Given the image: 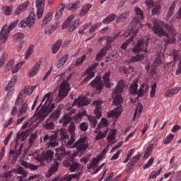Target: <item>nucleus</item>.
<instances>
[{"instance_id": "25", "label": "nucleus", "mask_w": 181, "mask_h": 181, "mask_svg": "<svg viewBox=\"0 0 181 181\" xmlns=\"http://www.w3.org/2000/svg\"><path fill=\"white\" fill-rule=\"evenodd\" d=\"M28 136H29V131L25 130V132H18L17 135H16V145H19V141H25L26 139V138H28Z\"/></svg>"}, {"instance_id": "32", "label": "nucleus", "mask_w": 181, "mask_h": 181, "mask_svg": "<svg viewBox=\"0 0 181 181\" xmlns=\"http://www.w3.org/2000/svg\"><path fill=\"white\" fill-rule=\"evenodd\" d=\"M21 165L26 168L27 169H30V170H37L39 166L35 165V164H30L26 161H21Z\"/></svg>"}, {"instance_id": "13", "label": "nucleus", "mask_w": 181, "mask_h": 181, "mask_svg": "<svg viewBox=\"0 0 181 181\" xmlns=\"http://www.w3.org/2000/svg\"><path fill=\"white\" fill-rule=\"evenodd\" d=\"M54 156V153L50 150H48L42 153V155H39L36 157L38 162H43V160H52Z\"/></svg>"}, {"instance_id": "44", "label": "nucleus", "mask_w": 181, "mask_h": 181, "mask_svg": "<svg viewBox=\"0 0 181 181\" xmlns=\"http://www.w3.org/2000/svg\"><path fill=\"white\" fill-rule=\"evenodd\" d=\"M52 18H53L52 13L47 14L42 21V28H45L47 24L52 21Z\"/></svg>"}, {"instance_id": "53", "label": "nucleus", "mask_w": 181, "mask_h": 181, "mask_svg": "<svg viewBox=\"0 0 181 181\" xmlns=\"http://www.w3.org/2000/svg\"><path fill=\"white\" fill-rule=\"evenodd\" d=\"M15 84H16V78L14 77L9 81V83L6 86V90L9 91V90H11L12 87H13Z\"/></svg>"}, {"instance_id": "33", "label": "nucleus", "mask_w": 181, "mask_h": 181, "mask_svg": "<svg viewBox=\"0 0 181 181\" xmlns=\"http://www.w3.org/2000/svg\"><path fill=\"white\" fill-rule=\"evenodd\" d=\"M57 26H60V23L57 22L56 24L49 25L45 30V35H51V33H53V32L57 29Z\"/></svg>"}, {"instance_id": "62", "label": "nucleus", "mask_w": 181, "mask_h": 181, "mask_svg": "<svg viewBox=\"0 0 181 181\" xmlns=\"http://www.w3.org/2000/svg\"><path fill=\"white\" fill-rule=\"evenodd\" d=\"M33 53V47H29L28 49L25 52V59L28 60L30 56Z\"/></svg>"}, {"instance_id": "15", "label": "nucleus", "mask_w": 181, "mask_h": 181, "mask_svg": "<svg viewBox=\"0 0 181 181\" xmlns=\"http://www.w3.org/2000/svg\"><path fill=\"white\" fill-rule=\"evenodd\" d=\"M172 56L174 60V63H176V62H179L178 66L176 70V75L179 76V74H181V56L179 55V52L177 50L174 49L172 52Z\"/></svg>"}, {"instance_id": "45", "label": "nucleus", "mask_w": 181, "mask_h": 181, "mask_svg": "<svg viewBox=\"0 0 181 181\" xmlns=\"http://www.w3.org/2000/svg\"><path fill=\"white\" fill-rule=\"evenodd\" d=\"M152 149H153V144H149L146 148L144 156V159H148V157L152 153Z\"/></svg>"}, {"instance_id": "46", "label": "nucleus", "mask_w": 181, "mask_h": 181, "mask_svg": "<svg viewBox=\"0 0 181 181\" xmlns=\"http://www.w3.org/2000/svg\"><path fill=\"white\" fill-rule=\"evenodd\" d=\"M144 59H145V54H137L136 56L132 57L130 59V62L132 63H135V62H141V60H144Z\"/></svg>"}, {"instance_id": "8", "label": "nucleus", "mask_w": 181, "mask_h": 181, "mask_svg": "<svg viewBox=\"0 0 181 181\" xmlns=\"http://www.w3.org/2000/svg\"><path fill=\"white\" fill-rule=\"evenodd\" d=\"M136 33H138V28H132L130 30H127L124 35L123 36H125V37H129V36L130 37L129 38V40H127L125 42H124L122 45V49H127L128 45H129L130 42H132V40H134V37H135V36H136Z\"/></svg>"}, {"instance_id": "59", "label": "nucleus", "mask_w": 181, "mask_h": 181, "mask_svg": "<svg viewBox=\"0 0 181 181\" xmlns=\"http://www.w3.org/2000/svg\"><path fill=\"white\" fill-rule=\"evenodd\" d=\"M14 172H16L15 169L10 171H6L1 176L5 179H11L12 177V173H14Z\"/></svg>"}, {"instance_id": "58", "label": "nucleus", "mask_w": 181, "mask_h": 181, "mask_svg": "<svg viewBox=\"0 0 181 181\" xmlns=\"http://www.w3.org/2000/svg\"><path fill=\"white\" fill-rule=\"evenodd\" d=\"M162 172V170H158L157 171L152 172L150 175L148 177V180H151V179H155L157 176H159L160 175V173Z\"/></svg>"}, {"instance_id": "27", "label": "nucleus", "mask_w": 181, "mask_h": 181, "mask_svg": "<svg viewBox=\"0 0 181 181\" xmlns=\"http://www.w3.org/2000/svg\"><path fill=\"white\" fill-rule=\"evenodd\" d=\"M108 50H110V45H106L105 47H104L96 55L95 61L100 62V60H101V59H103V57H104V56L107 54V52H108Z\"/></svg>"}, {"instance_id": "9", "label": "nucleus", "mask_w": 181, "mask_h": 181, "mask_svg": "<svg viewBox=\"0 0 181 181\" xmlns=\"http://www.w3.org/2000/svg\"><path fill=\"white\" fill-rule=\"evenodd\" d=\"M68 111L69 112L65 114L64 117L59 120V124H62V127H66L70 122H71V115L76 112V109H73L72 107L68 108Z\"/></svg>"}, {"instance_id": "43", "label": "nucleus", "mask_w": 181, "mask_h": 181, "mask_svg": "<svg viewBox=\"0 0 181 181\" xmlns=\"http://www.w3.org/2000/svg\"><path fill=\"white\" fill-rule=\"evenodd\" d=\"M43 127L45 129H54V124L53 123V120H51V119H47Z\"/></svg>"}, {"instance_id": "24", "label": "nucleus", "mask_w": 181, "mask_h": 181, "mask_svg": "<svg viewBox=\"0 0 181 181\" xmlns=\"http://www.w3.org/2000/svg\"><path fill=\"white\" fill-rule=\"evenodd\" d=\"M121 114H122V106L119 105L107 113V118H112V117H118Z\"/></svg>"}, {"instance_id": "26", "label": "nucleus", "mask_w": 181, "mask_h": 181, "mask_svg": "<svg viewBox=\"0 0 181 181\" xmlns=\"http://www.w3.org/2000/svg\"><path fill=\"white\" fill-rule=\"evenodd\" d=\"M94 105H96L94 114L96 115V118L98 119H100L101 117H103V115L101 113V100H95L93 102Z\"/></svg>"}, {"instance_id": "60", "label": "nucleus", "mask_w": 181, "mask_h": 181, "mask_svg": "<svg viewBox=\"0 0 181 181\" xmlns=\"http://www.w3.org/2000/svg\"><path fill=\"white\" fill-rule=\"evenodd\" d=\"M58 145H59V141H49L47 143V147L49 148V149L56 148V146H58Z\"/></svg>"}, {"instance_id": "2", "label": "nucleus", "mask_w": 181, "mask_h": 181, "mask_svg": "<svg viewBox=\"0 0 181 181\" xmlns=\"http://www.w3.org/2000/svg\"><path fill=\"white\" fill-rule=\"evenodd\" d=\"M53 93H48L46 94L40 105V107H37V111L34 114V115H36L37 114V118L39 121H43V119H45L47 115L56 108L54 103H52V101H53Z\"/></svg>"}, {"instance_id": "40", "label": "nucleus", "mask_w": 181, "mask_h": 181, "mask_svg": "<svg viewBox=\"0 0 181 181\" xmlns=\"http://www.w3.org/2000/svg\"><path fill=\"white\" fill-rule=\"evenodd\" d=\"M35 88H36V86H27L23 90V93L24 94H26L27 95H30V94H32V93H33V91L35 90Z\"/></svg>"}, {"instance_id": "17", "label": "nucleus", "mask_w": 181, "mask_h": 181, "mask_svg": "<svg viewBox=\"0 0 181 181\" xmlns=\"http://www.w3.org/2000/svg\"><path fill=\"white\" fill-rule=\"evenodd\" d=\"M56 153H55V158L56 160H62V158H63V156H70V152L69 151H66V149L64 148V146H61L58 148H56Z\"/></svg>"}, {"instance_id": "29", "label": "nucleus", "mask_w": 181, "mask_h": 181, "mask_svg": "<svg viewBox=\"0 0 181 181\" xmlns=\"http://www.w3.org/2000/svg\"><path fill=\"white\" fill-rule=\"evenodd\" d=\"M131 15V13L129 11H124L122 13L118 18H117L116 21L119 23L121 22H124V21H127V18H129V16Z\"/></svg>"}, {"instance_id": "23", "label": "nucleus", "mask_w": 181, "mask_h": 181, "mask_svg": "<svg viewBox=\"0 0 181 181\" xmlns=\"http://www.w3.org/2000/svg\"><path fill=\"white\" fill-rule=\"evenodd\" d=\"M40 66H42V62L40 61L35 63L28 74L29 77H35L39 72Z\"/></svg>"}, {"instance_id": "30", "label": "nucleus", "mask_w": 181, "mask_h": 181, "mask_svg": "<svg viewBox=\"0 0 181 181\" xmlns=\"http://www.w3.org/2000/svg\"><path fill=\"white\" fill-rule=\"evenodd\" d=\"M175 8H176V1H174L170 6L165 17L166 21H169V19L173 16V13H175Z\"/></svg>"}, {"instance_id": "54", "label": "nucleus", "mask_w": 181, "mask_h": 181, "mask_svg": "<svg viewBox=\"0 0 181 181\" xmlns=\"http://www.w3.org/2000/svg\"><path fill=\"white\" fill-rule=\"evenodd\" d=\"M118 37L117 34H114L112 37H106V42H107V46L110 45V47H111V43L115 40Z\"/></svg>"}, {"instance_id": "10", "label": "nucleus", "mask_w": 181, "mask_h": 181, "mask_svg": "<svg viewBox=\"0 0 181 181\" xmlns=\"http://www.w3.org/2000/svg\"><path fill=\"white\" fill-rule=\"evenodd\" d=\"M98 66V63L95 62L90 66H89L85 71L86 77L82 81V84H86L88 81H90L91 78L95 76V73H94V69Z\"/></svg>"}, {"instance_id": "31", "label": "nucleus", "mask_w": 181, "mask_h": 181, "mask_svg": "<svg viewBox=\"0 0 181 181\" xmlns=\"http://www.w3.org/2000/svg\"><path fill=\"white\" fill-rule=\"evenodd\" d=\"M92 5L90 4H87L86 5L83 6L80 11L79 16L83 17L86 16L87 13H88V11L91 9Z\"/></svg>"}, {"instance_id": "41", "label": "nucleus", "mask_w": 181, "mask_h": 181, "mask_svg": "<svg viewBox=\"0 0 181 181\" xmlns=\"http://www.w3.org/2000/svg\"><path fill=\"white\" fill-rule=\"evenodd\" d=\"M117 19V15L115 14H111L106 17L103 21V23H105V25H107L108 23H111V22H114Z\"/></svg>"}, {"instance_id": "18", "label": "nucleus", "mask_w": 181, "mask_h": 181, "mask_svg": "<svg viewBox=\"0 0 181 181\" xmlns=\"http://www.w3.org/2000/svg\"><path fill=\"white\" fill-rule=\"evenodd\" d=\"M90 100L85 96H79L74 101L73 105H78V107H84V105H88Z\"/></svg>"}, {"instance_id": "35", "label": "nucleus", "mask_w": 181, "mask_h": 181, "mask_svg": "<svg viewBox=\"0 0 181 181\" xmlns=\"http://www.w3.org/2000/svg\"><path fill=\"white\" fill-rule=\"evenodd\" d=\"M63 12H64V4H61L57 8L55 19H60L63 15Z\"/></svg>"}, {"instance_id": "37", "label": "nucleus", "mask_w": 181, "mask_h": 181, "mask_svg": "<svg viewBox=\"0 0 181 181\" xmlns=\"http://www.w3.org/2000/svg\"><path fill=\"white\" fill-rule=\"evenodd\" d=\"M129 93H130V94H133L134 95H136V94H138V83L136 82H134L130 86Z\"/></svg>"}, {"instance_id": "50", "label": "nucleus", "mask_w": 181, "mask_h": 181, "mask_svg": "<svg viewBox=\"0 0 181 181\" xmlns=\"http://www.w3.org/2000/svg\"><path fill=\"white\" fill-rule=\"evenodd\" d=\"M23 37H25V34L23 33H17L13 35V39L16 42H22V40H23Z\"/></svg>"}, {"instance_id": "7", "label": "nucleus", "mask_w": 181, "mask_h": 181, "mask_svg": "<svg viewBox=\"0 0 181 181\" xmlns=\"http://www.w3.org/2000/svg\"><path fill=\"white\" fill-rule=\"evenodd\" d=\"M148 39L139 40L132 52H134V53H139L141 50H142V52H148Z\"/></svg>"}, {"instance_id": "16", "label": "nucleus", "mask_w": 181, "mask_h": 181, "mask_svg": "<svg viewBox=\"0 0 181 181\" xmlns=\"http://www.w3.org/2000/svg\"><path fill=\"white\" fill-rule=\"evenodd\" d=\"M93 88H95L98 91H101L104 86V83L101 80V77L97 76L90 84Z\"/></svg>"}, {"instance_id": "14", "label": "nucleus", "mask_w": 181, "mask_h": 181, "mask_svg": "<svg viewBox=\"0 0 181 181\" xmlns=\"http://www.w3.org/2000/svg\"><path fill=\"white\" fill-rule=\"evenodd\" d=\"M105 153H107V150L105 149L100 153V156L93 160L90 164H88L87 168L88 170H90V169H95V168H97L98 166V163L101 159H103V158H104V155H105Z\"/></svg>"}, {"instance_id": "56", "label": "nucleus", "mask_w": 181, "mask_h": 181, "mask_svg": "<svg viewBox=\"0 0 181 181\" xmlns=\"http://www.w3.org/2000/svg\"><path fill=\"white\" fill-rule=\"evenodd\" d=\"M142 110H144V106L141 103H139L137 107L136 108L134 116L133 118V121H135V117H136V114L142 112Z\"/></svg>"}, {"instance_id": "52", "label": "nucleus", "mask_w": 181, "mask_h": 181, "mask_svg": "<svg viewBox=\"0 0 181 181\" xmlns=\"http://www.w3.org/2000/svg\"><path fill=\"white\" fill-rule=\"evenodd\" d=\"M110 76H111V71L105 73L103 76V80L107 88L110 87Z\"/></svg>"}, {"instance_id": "64", "label": "nucleus", "mask_w": 181, "mask_h": 181, "mask_svg": "<svg viewBox=\"0 0 181 181\" xmlns=\"http://www.w3.org/2000/svg\"><path fill=\"white\" fill-rule=\"evenodd\" d=\"M37 138V134H32L29 139V145L30 146H32L33 144L35 143V141H36V139Z\"/></svg>"}, {"instance_id": "39", "label": "nucleus", "mask_w": 181, "mask_h": 181, "mask_svg": "<svg viewBox=\"0 0 181 181\" xmlns=\"http://www.w3.org/2000/svg\"><path fill=\"white\" fill-rule=\"evenodd\" d=\"M13 9V7L12 6H4L1 8V11L4 13V15L6 16H9L11 13H12V10Z\"/></svg>"}, {"instance_id": "36", "label": "nucleus", "mask_w": 181, "mask_h": 181, "mask_svg": "<svg viewBox=\"0 0 181 181\" xmlns=\"http://www.w3.org/2000/svg\"><path fill=\"white\" fill-rule=\"evenodd\" d=\"M57 168H59V162L56 161L55 164L51 166L50 169L47 173V177H50V176H52L53 173H55V172L57 170Z\"/></svg>"}, {"instance_id": "38", "label": "nucleus", "mask_w": 181, "mask_h": 181, "mask_svg": "<svg viewBox=\"0 0 181 181\" xmlns=\"http://www.w3.org/2000/svg\"><path fill=\"white\" fill-rule=\"evenodd\" d=\"M62 40H58L52 46V53L54 54H56V53H57V52H59V49H60V47H62Z\"/></svg>"}, {"instance_id": "61", "label": "nucleus", "mask_w": 181, "mask_h": 181, "mask_svg": "<svg viewBox=\"0 0 181 181\" xmlns=\"http://www.w3.org/2000/svg\"><path fill=\"white\" fill-rule=\"evenodd\" d=\"M107 132H108V130H106L105 133H103V132H99L98 133V135L95 136L96 141H100V139H103V138H105V135H107Z\"/></svg>"}, {"instance_id": "47", "label": "nucleus", "mask_w": 181, "mask_h": 181, "mask_svg": "<svg viewBox=\"0 0 181 181\" xmlns=\"http://www.w3.org/2000/svg\"><path fill=\"white\" fill-rule=\"evenodd\" d=\"M87 115V111H79L73 118L74 121H78V119H81L83 117Z\"/></svg>"}, {"instance_id": "49", "label": "nucleus", "mask_w": 181, "mask_h": 181, "mask_svg": "<svg viewBox=\"0 0 181 181\" xmlns=\"http://www.w3.org/2000/svg\"><path fill=\"white\" fill-rule=\"evenodd\" d=\"M88 120L90 122V124L92 125L93 128H95V126L97 125V119H95V117L92 115H86Z\"/></svg>"}, {"instance_id": "1", "label": "nucleus", "mask_w": 181, "mask_h": 181, "mask_svg": "<svg viewBox=\"0 0 181 181\" xmlns=\"http://www.w3.org/2000/svg\"><path fill=\"white\" fill-rule=\"evenodd\" d=\"M153 26L150 23L146 25L147 28H150L152 29V31L155 35L159 36V37H164V41L165 43H176V33L175 30L172 29V27L169 25H166L167 31L165 32L163 28L159 25V21L158 20H153Z\"/></svg>"}, {"instance_id": "34", "label": "nucleus", "mask_w": 181, "mask_h": 181, "mask_svg": "<svg viewBox=\"0 0 181 181\" xmlns=\"http://www.w3.org/2000/svg\"><path fill=\"white\" fill-rule=\"evenodd\" d=\"M67 60H69V54H65L57 63V69H62V67L66 64V62H67Z\"/></svg>"}, {"instance_id": "57", "label": "nucleus", "mask_w": 181, "mask_h": 181, "mask_svg": "<svg viewBox=\"0 0 181 181\" xmlns=\"http://www.w3.org/2000/svg\"><path fill=\"white\" fill-rule=\"evenodd\" d=\"M81 165H80V163H75L73 165H71L69 168V171L73 173L74 172H76V170H78V168L81 167Z\"/></svg>"}, {"instance_id": "48", "label": "nucleus", "mask_w": 181, "mask_h": 181, "mask_svg": "<svg viewBox=\"0 0 181 181\" xmlns=\"http://www.w3.org/2000/svg\"><path fill=\"white\" fill-rule=\"evenodd\" d=\"M107 139L108 141V144H114V141H115V132H110L107 137Z\"/></svg>"}, {"instance_id": "63", "label": "nucleus", "mask_w": 181, "mask_h": 181, "mask_svg": "<svg viewBox=\"0 0 181 181\" xmlns=\"http://www.w3.org/2000/svg\"><path fill=\"white\" fill-rule=\"evenodd\" d=\"M18 21H13V23H11L9 26H6V29L8 30V32H12V30H13V29H15V28H16V26H18Z\"/></svg>"}, {"instance_id": "3", "label": "nucleus", "mask_w": 181, "mask_h": 181, "mask_svg": "<svg viewBox=\"0 0 181 181\" xmlns=\"http://www.w3.org/2000/svg\"><path fill=\"white\" fill-rule=\"evenodd\" d=\"M124 87L125 82L124 81H120L113 91V103L115 104V105H119V104H122V103H124V100L121 97V93H122V90H124Z\"/></svg>"}, {"instance_id": "5", "label": "nucleus", "mask_w": 181, "mask_h": 181, "mask_svg": "<svg viewBox=\"0 0 181 181\" xmlns=\"http://www.w3.org/2000/svg\"><path fill=\"white\" fill-rule=\"evenodd\" d=\"M35 23H36V15L35 13L31 12L28 16L27 17L26 20L21 21L18 26L20 28H33L35 26Z\"/></svg>"}, {"instance_id": "20", "label": "nucleus", "mask_w": 181, "mask_h": 181, "mask_svg": "<svg viewBox=\"0 0 181 181\" xmlns=\"http://www.w3.org/2000/svg\"><path fill=\"white\" fill-rule=\"evenodd\" d=\"M28 110H29V105L26 100H23L22 103L18 106V117H22L24 114L28 112Z\"/></svg>"}, {"instance_id": "51", "label": "nucleus", "mask_w": 181, "mask_h": 181, "mask_svg": "<svg viewBox=\"0 0 181 181\" xmlns=\"http://www.w3.org/2000/svg\"><path fill=\"white\" fill-rule=\"evenodd\" d=\"M59 135L61 136V139H69V134H67V129H61L59 131Z\"/></svg>"}, {"instance_id": "21", "label": "nucleus", "mask_w": 181, "mask_h": 181, "mask_svg": "<svg viewBox=\"0 0 181 181\" xmlns=\"http://www.w3.org/2000/svg\"><path fill=\"white\" fill-rule=\"evenodd\" d=\"M29 6V1H25L20 4L15 10L14 16H19Z\"/></svg>"}, {"instance_id": "4", "label": "nucleus", "mask_w": 181, "mask_h": 181, "mask_svg": "<svg viewBox=\"0 0 181 181\" xmlns=\"http://www.w3.org/2000/svg\"><path fill=\"white\" fill-rule=\"evenodd\" d=\"M70 77H71V75L69 76L66 80L64 81L59 86V91L57 97L59 101H62V100L66 98L67 94H69V92L70 91V83L67 82L70 80Z\"/></svg>"}, {"instance_id": "19", "label": "nucleus", "mask_w": 181, "mask_h": 181, "mask_svg": "<svg viewBox=\"0 0 181 181\" xmlns=\"http://www.w3.org/2000/svg\"><path fill=\"white\" fill-rule=\"evenodd\" d=\"M9 33H11L7 30L6 25L3 26L0 31V40L1 43H6L8 42Z\"/></svg>"}, {"instance_id": "11", "label": "nucleus", "mask_w": 181, "mask_h": 181, "mask_svg": "<svg viewBox=\"0 0 181 181\" xmlns=\"http://www.w3.org/2000/svg\"><path fill=\"white\" fill-rule=\"evenodd\" d=\"M74 146L78 152H84L88 148V142L86 137H83L75 142Z\"/></svg>"}, {"instance_id": "42", "label": "nucleus", "mask_w": 181, "mask_h": 181, "mask_svg": "<svg viewBox=\"0 0 181 181\" xmlns=\"http://www.w3.org/2000/svg\"><path fill=\"white\" fill-rule=\"evenodd\" d=\"M68 132H69L71 136H76V124L74 122H71L68 127Z\"/></svg>"}, {"instance_id": "28", "label": "nucleus", "mask_w": 181, "mask_h": 181, "mask_svg": "<svg viewBox=\"0 0 181 181\" xmlns=\"http://www.w3.org/2000/svg\"><path fill=\"white\" fill-rule=\"evenodd\" d=\"M149 91V87L146 84H141L139 89L137 90L138 97H143Z\"/></svg>"}, {"instance_id": "22", "label": "nucleus", "mask_w": 181, "mask_h": 181, "mask_svg": "<svg viewBox=\"0 0 181 181\" xmlns=\"http://www.w3.org/2000/svg\"><path fill=\"white\" fill-rule=\"evenodd\" d=\"M62 110H63V106L59 105L56 110L52 112L49 116V119L52 121H57L60 118V115L62 114Z\"/></svg>"}, {"instance_id": "6", "label": "nucleus", "mask_w": 181, "mask_h": 181, "mask_svg": "<svg viewBox=\"0 0 181 181\" xmlns=\"http://www.w3.org/2000/svg\"><path fill=\"white\" fill-rule=\"evenodd\" d=\"M74 19V16H69L66 21L63 23L62 25V29H66L68 26H69V32H74V30H76V28L78 26V23L80 22L78 20H75Z\"/></svg>"}, {"instance_id": "55", "label": "nucleus", "mask_w": 181, "mask_h": 181, "mask_svg": "<svg viewBox=\"0 0 181 181\" xmlns=\"http://www.w3.org/2000/svg\"><path fill=\"white\" fill-rule=\"evenodd\" d=\"M173 138H175V135L173 134H170L164 139L163 144H164V145H168V144H170V142H172V141H173Z\"/></svg>"}, {"instance_id": "12", "label": "nucleus", "mask_w": 181, "mask_h": 181, "mask_svg": "<svg viewBox=\"0 0 181 181\" xmlns=\"http://www.w3.org/2000/svg\"><path fill=\"white\" fill-rule=\"evenodd\" d=\"M136 12V16L133 19L132 25H136V26H141V21L144 19V13L139 7H136L134 8Z\"/></svg>"}]
</instances>
